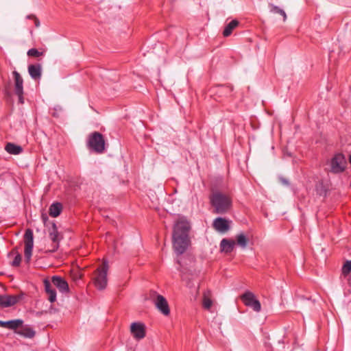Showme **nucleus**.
Masks as SVG:
<instances>
[{
  "label": "nucleus",
  "mask_w": 351,
  "mask_h": 351,
  "mask_svg": "<svg viewBox=\"0 0 351 351\" xmlns=\"http://www.w3.org/2000/svg\"><path fill=\"white\" fill-rule=\"evenodd\" d=\"M28 73L34 80H40L41 77L42 67L40 64H30L28 66Z\"/></svg>",
  "instance_id": "obj_15"
},
{
  "label": "nucleus",
  "mask_w": 351,
  "mask_h": 351,
  "mask_svg": "<svg viewBox=\"0 0 351 351\" xmlns=\"http://www.w3.org/2000/svg\"><path fill=\"white\" fill-rule=\"evenodd\" d=\"M241 299L243 304L252 308L256 312H260L261 305L260 302L256 298L255 295L251 291H246L242 295Z\"/></svg>",
  "instance_id": "obj_7"
},
{
  "label": "nucleus",
  "mask_w": 351,
  "mask_h": 351,
  "mask_svg": "<svg viewBox=\"0 0 351 351\" xmlns=\"http://www.w3.org/2000/svg\"><path fill=\"white\" fill-rule=\"evenodd\" d=\"M15 332L27 338H32L35 335L34 330L30 327L22 328L20 330H16Z\"/></svg>",
  "instance_id": "obj_23"
},
{
  "label": "nucleus",
  "mask_w": 351,
  "mask_h": 351,
  "mask_svg": "<svg viewBox=\"0 0 351 351\" xmlns=\"http://www.w3.org/2000/svg\"><path fill=\"white\" fill-rule=\"evenodd\" d=\"M9 256H13V261L11 262V265L13 267H19L21 264L22 256L21 254H19L16 249H13L10 253Z\"/></svg>",
  "instance_id": "obj_22"
},
{
  "label": "nucleus",
  "mask_w": 351,
  "mask_h": 351,
  "mask_svg": "<svg viewBox=\"0 0 351 351\" xmlns=\"http://www.w3.org/2000/svg\"><path fill=\"white\" fill-rule=\"evenodd\" d=\"M20 297L14 295H0V307L8 308L16 304L20 300Z\"/></svg>",
  "instance_id": "obj_12"
},
{
  "label": "nucleus",
  "mask_w": 351,
  "mask_h": 351,
  "mask_svg": "<svg viewBox=\"0 0 351 351\" xmlns=\"http://www.w3.org/2000/svg\"><path fill=\"white\" fill-rule=\"evenodd\" d=\"M24 243L25 250L24 256L25 261L27 263H29L31 261L32 255V250L34 247V233L32 230L28 228L26 230L24 234Z\"/></svg>",
  "instance_id": "obj_6"
},
{
  "label": "nucleus",
  "mask_w": 351,
  "mask_h": 351,
  "mask_svg": "<svg viewBox=\"0 0 351 351\" xmlns=\"http://www.w3.org/2000/svg\"><path fill=\"white\" fill-rule=\"evenodd\" d=\"M237 243L242 248H245L247 245L248 239L243 233H241L236 237Z\"/></svg>",
  "instance_id": "obj_24"
},
{
  "label": "nucleus",
  "mask_w": 351,
  "mask_h": 351,
  "mask_svg": "<svg viewBox=\"0 0 351 351\" xmlns=\"http://www.w3.org/2000/svg\"><path fill=\"white\" fill-rule=\"evenodd\" d=\"M346 160L343 154H336L331 160V171L334 173H339L344 171L346 168Z\"/></svg>",
  "instance_id": "obj_8"
},
{
  "label": "nucleus",
  "mask_w": 351,
  "mask_h": 351,
  "mask_svg": "<svg viewBox=\"0 0 351 351\" xmlns=\"http://www.w3.org/2000/svg\"><path fill=\"white\" fill-rule=\"evenodd\" d=\"M41 217H42V219H43L44 223H45V226H47L46 223H47V221L48 219V217H47V215L46 214H42Z\"/></svg>",
  "instance_id": "obj_30"
},
{
  "label": "nucleus",
  "mask_w": 351,
  "mask_h": 351,
  "mask_svg": "<svg viewBox=\"0 0 351 351\" xmlns=\"http://www.w3.org/2000/svg\"><path fill=\"white\" fill-rule=\"evenodd\" d=\"M209 202L215 214L228 213L232 207V197L219 191H215L209 196Z\"/></svg>",
  "instance_id": "obj_2"
},
{
  "label": "nucleus",
  "mask_w": 351,
  "mask_h": 351,
  "mask_svg": "<svg viewBox=\"0 0 351 351\" xmlns=\"http://www.w3.org/2000/svg\"><path fill=\"white\" fill-rule=\"evenodd\" d=\"M236 245V242L231 239H223L220 243V247L222 251L230 253L231 252L234 246Z\"/></svg>",
  "instance_id": "obj_17"
},
{
  "label": "nucleus",
  "mask_w": 351,
  "mask_h": 351,
  "mask_svg": "<svg viewBox=\"0 0 351 351\" xmlns=\"http://www.w3.org/2000/svg\"><path fill=\"white\" fill-rule=\"evenodd\" d=\"M130 332L136 340H141L145 337V326L141 322H134L130 326Z\"/></svg>",
  "instance_id": "obj_9"
},
{
  "label": "nucleus",
  "mask_w": 351,
  "mask_h": 351,
  "mask_svg": "<svg viewBox=\"0 0 351 351\" xmlns=\"http://www.w3.org/2000/svg\"><path fill=\"white\" fill-rule=\"evenodd\" d=\"M239 25V21L237 20H232L230 23H228L223 31V36L224 37H228L232 33V31Z\"/></svg>",
  "instance_id": "obj_19"
},
{
  "label": "nucleus",
  "mask_w": 351,
  "mask_h": 351,
  "mask_svg": "<svg viewBox=\"0 0 351 351\" xmlns=\"http://www.w3.org/2000/svg\"><path fill=\"white\" fill-rule=\"evenodd\" d=\"M5 150L10 154L18 155L22 153L23 148L14 143H8L5 147Z\"/></svg>",
  "instance_id": "obj_18"
},
{
  "label": "nucleus",
  "mask_w": 351,
  "mask_h": 351,
  "mask_svg": "<svg viewBox=\"0 0 351 351\" xmlns=\"http://www.w3.org/2000/svg\"><path fill=\"white\" fill-rule=\"evenodd\" d=\"M86 145L89 149L97 154H101L105 151L104 137L98 132H94L88 135Z\"/></svg>",
  "instance_id": "obj_4"
},
{
  "label": "nucleus",
  "mask_w": 351,
  "mask_h": 351,
  "mask_svg": "<svg viewBox=\"0 0 351 351\" xmlns=\"http://www.w3.org/2000/svg\"><path fill=\"white\" fill-rule=\"evenodd\" d=\"M49 236L50 239L53 241V250L55 251L59 246V233L58 232L57 226L54 222L51 223V226L48 229Z\"/></svg>",
  "instance_id": "obj_13"
},
{
  "label": "nucleus",
  "mask_w": 351,
  "mask_h": 351,
  "mask_svg": "<svg viewBox=\"0 0 351 351\" xmlns=\"http://www.w3.org/2000/svg\"><path fill=\"white\" fill-rule=\"evenodd\" d=\"M27 56H32V57H39L43 55V52L38 51L36 49L32 48L28 50L27 51Z\"/></svg>",
  "instance_id": "obj_27"
},
{
  "label": "nucleus",
  "mask_w": 351,
  "mask_h": 351,
  "mask_svg": "<svg viewBox=\"0 0 351 351\" xmlns=\"http://www.w3.org/2000/svg\"><path fill=\"white\" fill-rule=\"evenodd\" d=\"M349 162H350V163L351 164V155H350V157H349Z\"/></svg>",
  "instance_id": "obj_31"
},
{
  "label": "nucleus",
  "mask_w": 351,
  "mask_h": 351,
  "mask_svg": "<svg viewBox=\"0 0 351 351\" xmlns=\"http://www.w3.org/2000/svg\"><path fill=\"white\" fill-rule=\"evenodd\" d=\"M23 321L20 319L9 320V321H1L0 320V327L6 328L10 330H16L21 326H22Z\"/></svg>",
  "instance_id": "obj_14"
},
{
  "label": "nucleus",
  "mask_w": 351,
  "mask_h": 351,
  "mask_svg": "<svg viewBox=\"0 0 351 351\" xmlns=\"http://www.w3.org/2000/svg\"><path fill=\"white\" fill-rule=\"evenodd\" d=\"M108 269V263L104 261L95 271L93 281L95 286L99 290L104 289L107 286L108 278L107 272Z\"/></svg>",
  "instance_id": "obj_5"
},
{
  "label": "nucleus",
  "mask_w": 351,
  "mask_h": 351,
  "mask_svg": "<svg viewBox=\"0 0 351 351\" xmlns=\"http://www.w3.org/2000/svg\"><path fill=\"white\" fill-rule=\"evenodd\" d=\"M190 228L189 222L184 217L180 218L173 226V247L177 254H182L189 245Z\"/></svg>",
  "instance_id": "obj_1"
},
{
  "label": "nucleus",
  "mask_w": 351,
  "mask_h": 351,
  "mask_svg": "<svg viewBox=\"0 0 351 351\" xmlns=\"http://www.w3.org/2000/svg\"><path fill=\"white\" fill-rule=\"evenodd\" d=\"M351 273V261H346L341 268V275L347 278Z\"/></svg>",
  "instance_id": "obj_26"
},
{
  "label": "nucleus",
  "mask_w": 351,
  "mask_h": 351,
  "mask_svg": "<svg viewBox=\"0 0 351 351\" xmlns=\"http://www.w3.org/2000/svg\"><path fill=\"white\" fill-rule=\"evenodd\" d=\"M12 75L14 80V92L15 93H21V91H23V80L16 71H14Z\"/></svg>",
  "instance_id": "obj_16"
},
{
  "label": "nucleus",
  "mask_w": 351,
  "mask_h": 351,
  "mask_svg": "<svg viewBox=\"0 0 351 351\" xmlns=\"http://www.w3.org/2000/svg\"><path fill=\"white\" fill-rule=\"evenodd\" d=\"M51 283L56 287L61 293H68L69 291L67 282L62 277L53 276L51 278V282L48 279L43 281L45 290L48 294V299L50 302H54L56 300V291L52 288Z\"/></svg>",
  "instance_id": "obj_3"
},
{
  "label": "nucleus",
  "mask_w": 351,
  "mask_h": 351,
  "mask_svg": "<svg viewBox=\"0 0 351 351\" xmlns=\"http://www.w3.org/2000/svg\"><path fill=\"white\" fill-rule=\"evenodd\" d=\"M269 6L270 8L271 12L280 14L283 17L284 21L287 20V14L283 10L272 3H269Z\"/></svg>",
  "instance_id": "obj_25"
},
{
  "label": "nucleus",
  "mask_w": 351,
  "mask_h": 351,
  "mask_svg": "<svg viewBox=\"0 0 351 351\" xmlns=\"http://www.w3.org/2000/svg\"><path fill=\"white\" fill-rule=\"evenodd\" d=\"M62 206L59 202L53 203L49 209V215L53 217H57L62 212Z\"/></svg>",
  "instance_id": "obj_20"
},
{
  "label": "nucleus",
  "mask_w": 351,
  "mask_h": 351,
  "mask_svg": "<svg viewBox=\"0 0 351 351\" xmlns=\"http://www.w3.org/2000/svg\"><path fill=\"white\" fill-rule=\"evenodd\" d=\"M154 304L156 308L164 315L167 316L170 313L168 302L165 297L157 294L154 300Z\"/></svg>",
  "instance_id": "obj_11"
},
{
  "label": "nucleus",
  "mask_w": 351,
  "mask_h": 351,
  "mask_svg": "<svg viewBox=\"0 0 351 351\" xmlns=\"http://www.w3.org/2000/svg\"><path fill=\"white\" fill-rule=\"evenodd\" d=\"M230 221L221 217H217L213 221V228L220 233H225L228 232L230 228Z\"/></svg>",
  "instance_id": "obj_10"
},
{
  "label": "nucleus",
  "mask_w": 351,
  "mask_h": 351,
  "mask_svg": "<svg viewBox=\"0 0 351 351\" xmlns=\"http://www.w3.org/2000/svg\"><path fill=\"white\" fill-rule=\"evenodd\" d=\"M203 307L206 310H210L213 305V300L211 299V292L207 290L203 293Z\"/></svg>",
  "instance_id": "obj_21"
},
{
  "label": "nucleus",
  "mask_w": 351,
  "mask_h": 351,
  "mask_svg": "<svg viewBox=\"0 0 351 351\" xmlns=\"http://www.w3.org/2000/svg\"><path fill=\"white\" fill-rule=\"evenodd\" d=\"M27 18L29 19H34V23H35V26L36 27L40 26V21H39V20L38 19V18L35 15L29 14V15L27 16Z\"/></svg>",
  "instance_id": "obj_28"
},
{
  "label": "nucleus",
  "mask_w": 351,
  "mask_h": 351,
  "mask_svg": "<svg viewBox=\"0 0 351 351\" xmlns=\"http://www.w3.org/2000/svg\"><path fill=\"white\" fill-rule=\"evenodd\" d=\"M18 97H19V102L21 104L24 103V98H23V91H21V93H15Z\"/></svg>",
  "instance_id": "obj_29"
}]
</instances>
